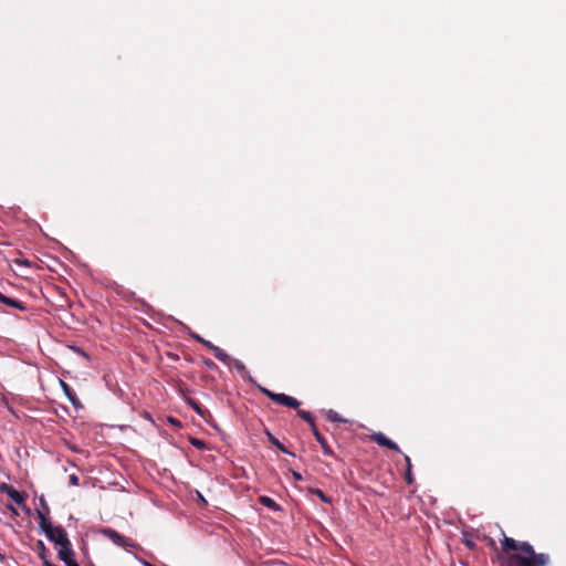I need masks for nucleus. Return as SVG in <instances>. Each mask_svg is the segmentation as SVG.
<instances>
[{
    "label": "nucleus",
    "instance_id": "f257e3e1",
    "mask_svg": "<svg viewBox=\"0 0 566 566\" xmlns=\"http://www.w3.org/2000/svg\"><path fill=\"white\" fill-rule=\"evenodd\" d=\"M501 552L497 559L501 566H546L548 555L537 554L528 542H520L502 532Z\"/></svg>",
    "mask_w": 566,
    "mask_h": 566
},
{
    "label": "nucleus",
    "instance_id": "f03ea898",
    "mask_svg": "<svg viewBox=\"0 0 566 566\" xmlns=\"http://www.w3.org/2000/svg\"><path fill=\"white\" fill-rule=\"evenodd\" d=\"M261 391L275 403L293 409H297L301 405V402L296 398L287 396L285 394H275L266 388H261Z\"/></svg>",
    "mask_w": 566,
    "mask_h": 566
},
{
    "label": "nucleus",
    "instance_id": "7ed1b4c3",
    "mask_svg": "<svg viewBox=\"0 0 566 566\" xmlns=\"http://www.w3.org/2000/svg\"><path fill=\"white\" fill-rule=\"evenodd\" d=\"M191 337L196 339L198 343L202 344L208 349H210L213 353L214 357L222 361L224 365H231V357L223 349L213 345L210 340L205 339L198 334L192 333Z\"/></svg>",
    "mask_w": 566,
    "mask_h": 566
},
{
    "label": "nucleus",
    "instance_id": "20e7f679",
    "mask_svg": "<svg viewBox=\"0 0 566 566\" xmlns=\"http://www.w3.org/2000/svg\"><path fill=\"white\" fill-rule=\"evenodd\" d=\"M102 533L109 538L114 544L127 548V547H135L136 544L128 537L123 536L122 534L117 533L116 531L112 528H104L102 530Z\"/></svg>",
    "mask_w": 566,
    "mask_h": 566
},
{
    "label": "nucleus",
    "instance_id": "39448f33",
    "mask_svg": "<svg viewBox=\"0 0 566 566\" xmlns=\"http://www.w3.org/2000/svg\"><path fill=\"white\" fill-rule=\"evenodd\" d=\"M0 491L8 494V496L18 505H24L25 499L28 496L25 493L19 492L7 483L0 484Z\"/></svg>",
    "mask_w": 566,
    "mask_h": 566
},
{
    "label": "nucleus",
    "instance_id": "423d86ee",
    "mask_svg": "<svg viewBox=\"0 0 566 566\" xmlns=\"http://www.w3.org/2000/svg\"><path fill=\"white\" fill-rule=\"evenodd\" d=\"M45 535L49 538V541L53 542L56 546H60L62 544H69L70 541L65 530L60 525L53 527L52 532H49Z\"/></svg>",
    "mask_w": 566,
    "mask_h": 566
},
{
    "label": "nucleus",
    "instance_id": "0eeeda50",
    "mask_svg": "<svg viewBox=\"0 0 566 566\" xmlns=\"http://www.w3.org/2000/svg\"><path fill=\"white\" fill-rule=\"evenodd\" d=\"M57 556L66 566L76 564L74 558V551L72 549V544L70 541L69 544H62L59 546Z\"/></svg>",
    "mask_w": 566,
    "mask_h": 566
},
{
    "label": "nucleus",
    "instance_id": "6e6552de",
    "mask_svg": "<svg viewBox=\"0 0 566 566\" xmlns=\"http://www.w3.org/2000/svg\"><path fill=\"white\" fill-rule=\"evenodd\" d=\"M370 439L376 442L378 446L388 448L396 452H401L400 448L396 442L387 438L382 432H375L370 436Z\"/></svg>",
    "mask_w": 566,
    "mask_h": 566
},
{
    "label": "nucleus",
    "instance_id": "1a4fd4ad",
    "mask_svg": "<svg viewBox=\"0 0 566 566\" xmlns=\"http://www.w3.org/2000/svg\"><path fill=\"white\" fill-rule=\"evenodd\" d=\"M60 385H61V387L63 389V392L65 394V396L70 400V402L75 408H81L82 403H81L80 399L77 398L76 394L74 392V390L71 388V386L67 382H65L64 380H62V379H60Z\"/></svg>",
    "mask_w": 566,
    "mask_h": 566
},
{
    "label": "nucleus",
    "instance_id": "9d476101",
    "mask_svg": "<svg viewBox=\"0 0 566 566\" xmlns=\"http://www.w3.org/2000/svg\"><path fill=\"white\" fill-rule=\"evenodd\" d=\"M313 436L315 437L316 441L321 444L324 454L333 457L334 452L332 448L328 446L326 439L322 436V433L318 431L317 428H314L312 430Z\"/></svg>",
    "mask_w": 566,
    "mask_h": 566
},
{
    "label": "nucleus",
    "instance_id": "9b49d317",
    "mask_svg": "<svg viewBox=\"0 0 566 566\" xmlns=\"http://www.w3.org/2000/svg\"><path fill=\"white\" fill-rule=\"evenodd\" d=\"M0 302L8 306L15 307L22 312L27 311V305L23 302L15 300V298L8 297L4 294H2L1 292H0Z\"/></svg>",
    "mask_w": 566,
    "mask_h": 566
},
{
    "label": "nucleus",
    "instance_id": "f8f14e48",
    "mask_svg": "<svg viewBox=\"0 0 566 566\" xmlns=\"http://www.w3.org/2000/svg\"><path fill=\"white\" fill-rule=\"evenodd\" d=\"M38 517L40 520L39 525L41 530L48 534L49 532H52V528L54 527L49 518H46L45 514L42 511H38Z\"/></svg>",
    "mask_w": 566,
    "mask_h": 566
},
{
    "label": "nucleus",
    "instance_id": "ddd939ff",
    "mask_svg": "<svg viewBox=\"0 0 566 566\" xmlns=\"http://www.w3.org/2000/svg\"><path fill=\"white\" fill-rule=\"evenodd\" d=\"M268 440L271 444L276 447L281 452L286 453L289 455L295 457L293 452L287 450L270 431H266Z\"/></svg>",
    "mask_w": 566,
    "mask_h": 566
},
{
    "label": "nucleus",
    "instance_id": "4468645a",
    "mask_svg": "<svg viewBox=\"0 0 566 566\" xmlns=\"http://www.w3.org/2000/svg\"><path fill=\"white\" fill-rule=\"evenodd\" d=\"M297 416L310 424L311 430L317 428L314 421V417L310 411L297 410Z\"/></svg>",
    "mask_w": 566,
    "mask_h": 566
},
{
    "label": "nucleus",
    "instance_id": "2eb2a0df",
    "mask_svg": "<svg viewBox=\"0 0 566 566\" xmlns=\"http://www.w3.org/2000/svg\"><path fill=\"white\" fill-rule=\"evenodd\" d=\"M259 502L270 510H273V511L280 510V506L276 504V502L269 496H260Z\"/></svg>",
    "mask_w": 566,
    "mask_h": 566
},
{
    "label": "nucleus",
    "instance_id": "dca6fc26",
    "mask_svg": "<svg viewBox=\"0 0 566 566\" xmlns=\"http://www.w3.org/2000/svg\"><path fill=\"white\" fill-rule=\"evenodd\" d=\"M326 418H327V420L333 421V422H345L346 421L345 419L342 418V416L338 412H336L332 409L326 412Z\"/></svg>",
    "mask_w": 566,
    "mask_h": 566
},
{
    "label": "nucleus",
    "instance_id": "f3484780",
    "mask_svg": "<svg viewBox=\"0 0 566 566\" xmlns=\"http://www.w3.org/2000/svg\"><path fill=\"white\" fill-rule=\"evenodd\" d=\"M188 405L200 416H203L205 409L201 407V405L193 400V399H187Z\"/></svg>",
    "mask_w": 566,
    "mask_h": 566
},
{
    "label": "nucleus",
    "instance_id": "a211bd4d",
    "mask_svg": "<svg viewBox=\"0 0 566 566\" xmlns=\"http://www.w3.org/2000/svg\"><path fill=\"white\" fill-rule=\"evenodd\" d=\"M311 493L317 495L324 503L329 504L332 502L331 499L319 489H312Z\"/></svg>",
    "mask_w": 566,
    "mask_h": 566
},
{
    "label": "nucleus",
    "instance_id": "6ab92c4d",
    "mask_svg": "<svg viewBox=\"0 0 566 566\" xmlns=\"http://www.w3.org/2000/svg\"><path fill=\"white\" fill-rule=\"evenodd\" d=\"M38 547V555L42 558H48V549L42 541H39L36 544Z\"/></svg>",
    "mask_w": 566,
    "mask_h": 566
},
{
    "label": "nucleus",
    "instance_id": "aec40b11",
    "mask_svg": "<svg viewBox=\"0 0 566 566\" xmlns=\"http://www.w3.org/2000/svg\"><path fill=\"white\" fill-rule=\"evenodd\" d=\"M229 367L235 368L239 373H244L245 371L244 364L241 360L234 359L232 357H231V365Z\"/></svg>",
    "mask_w": 566,
    "mask_h": 566
},
{
    "label": "nucleus",
    "instance_id": "412c9836",
    "mask_svg": "<svg viewBox=\"0 0 566 566\" xmlns=\"http://www.w3.org/2000/svg\"><path fill=\"white\" fill-rule=\"evenodd\" d=\"M190 442H191V444H192L195 448H197V449H199V450H202V449H205V448H206V443H205V441H202V440H200V439L192 438Z\"/></svg>",
    "mask_w": 566,
    "mask_h": 566
},
{
    "label": "nucleus",
    "instance_id": "4be33fe9",
    "mask_svg": "<svg viewBox=\"0 0 566 566\" xmlns=\"http://www.w3.org/2000/svg\"><path fill=\"white\" fill-rule=\"evenodd\" d=\"M405 480L407 484H411L413 482L411 469H406Z\"/></svg>",
    "mask_w": 566,
    "mask_h": 566
},
{
    "label": "nucleus",
    "instance_id": "5701e85b",
    "mask_svg": "<svg viewBox=\"0 0 566 566\" xmlns=\"http://www.w3.org/2000/svg\"><path fill=\"white\" fill-rule=\"evenodd\" d=\"M202 363H203V365H205L207 368H209V369H216V368H217L216 363H214V361H212V360H211V359H209V358H205V359L202 360Z\"/></svg>",
    "mask_w": 566,
    "mask_h": 566
},
{
    "label": "nucleus",
    "instance_id": "b1692460",
    "mask_svg": "<svg viewBox=\"0 0 566 566\" xmlns=\"http://www.w3.org/2000/svg\"><path fill=\"white\" fill-rule=\"evenodd\" d=\"M69 482L71 485H78L80 484V479L76 474H71L70 478H69Z\"/></svg>",
    "mask_w": 566,
    "mask_h": 566
},
{
    "label": "nucleus",
    "instance_id": "393cba45",
    "mask_svg": "<svg viewBox=\"0 0 566 566\" xmlns=\"http://www.w3.org/2000/svg\"><path fill=\"white\" fill-rule=\"evenodd\" d=\"M463 544L469 548V549H474L475 548V543L472 541V539H468L465 538L463 541Z\"/></svg>",
    "mask_w": 566,
    "mask_h": 566
},
{
    "label": "nucleus",
    "instance_id": "a878e982",
    "mask_svg": "<svg viewBox=\"0 0 566 566\" xmlns=\"http://www.w3.org/2000/svg\"><path fill=\"white\" fill-rule=\"evenodd\" d=\"M168 421L174 426L180 427V421L176 418L169 417Z\"/></svg>",
    "mask_w": 566,
    "mask_h": 566
},
{
    "label": "nucleus",
    "instance_id": "bb28decb",
    "mask_svg": "<svg viewBox=\"0 0 566 566\" xmlns=\"http://www.w3.org/2000/svg\"><path fill=\"white\" fill-rule=\"evenodd\" d=\"M405 461H406V469H411L412 468V464H411V459L409 455H405Z\"/></svg>",
    "mask_w": 566,
    "mask_h": 566
},
{
    "label": "nucleus",
    "instance_id": "cd10ccee",
    "mask_svg": "<svg viewBox=\"0 0 566 566\" xmlns=\"http://www.w3.org/2000/svg\"><path fill=\"white\" fill-rule=\"evenodd\" d=\"M292 475L293 478L296 480V481H301L303 478L301 475V473L296 472V471H293L292 472Z\"/></svg>",
    "mask_w": 566,
    "mask_h": 566
},
{
    "label": "nucleus",
    "instance_id": "c85d7f7f",
    "mask_svg": "<svg viewBox=\"0 0 566 566\" xmlns=\"http://www.w3.org/2000/svg\"><path fill=\"white\" fill-rule=\"evenodd\" d=\"M42 560H43V566H55V564L51 563L49 560V558H42Z\"/></svg>",
    "mask_w": 566,
    "mask_h": 566
},
{
    "label": "nucleus",
    "instance_id": "c756f323",
    "mask_svg": "<svg viewBox=\"0 0 566 566\" xmlns=\"http://www.w3.org/2000/svg\"><path fill=\"white\" fill-rule=\"evenodd\" d=\"M488 545H489L492 549H496V544H495L494 539L490 538V539H489Z\"/></svg>",
    "mask_w": 566,
    "mask_h": 566
},
{
    "label": "nucleus",
    "instance_id": "7c9ffc66",
    "mask_svg": "<svg viewBox=\"0 0 566 566\" xmlns=\"http://www.w3.org/2000/svg\"><path fill=\"white\" fill-rule=\"evenodd\" d=\"M7 507H8V509H9V510L14 514V515H18V514H19V513H18V511H17V509H15L14 506H12L11 504H9Z\"/></svg>",
    "mask_w": 566,
    "mask_h": 566
},
{
    "label": "nucleus",
    "instance_id": "2f4dec72",
    "mask_svg": "<svg viewBox=\"0 0 566 566\" xmlns=\"http://www.w3.org/2000/svg\"><path fill=\"white\" fill-rule=\"evenodd\" d=\"M198 499L201 501L205 505H207V501L203 499V496L198 492Z\"/></svg>",
    "mask_w": 566,
    "mask_h": 566
},
{
    "label": "nucleus",
    "instance_id": "473e14b6",
    "mask_svg": "<svg viewBox=\"0 0 566 566\" xmlns=\"http://www.w3.org/2000/svg\"><path fill=\"white\" fill-rule=\"evenodd\" d=\"M42 505H43V507H44L46 511H49V506H46L43 502H42Z\"/></svg>",
    "mask_w": 566,
    "mask_h": 566
},
{
    "label": "nucleus",
    "instance_id": "72a5a7b5",
    "mask_svg": "<svg viewBox=\"0 0 566 566\" xmlns=\"http://www.w3.org/2000/svg\"><path fill=\"white\" fill-rule=\"evenodd\" d=\"M71 566H80V565L76 563V564H72Z\"/></svg>",
    "mask_w": 566,
    "mask_h": 566
},
{
    "label": "nucleus",
    "instance_id": "f704fd0d",
    "mask_svg": "<svg viewBox=\"0 0 566 566\" xmlns=\"http://www.w3.org/2000/svg\"><path fill=\"white\" fill-rule=\"evenodd\" d=\"M55 566H57V565H55Z\"/></svg>",
    "mask_w": 566,
    "mask_h": 566
}]
</instances>
